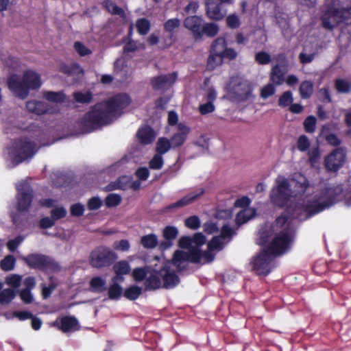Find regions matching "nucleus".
<instances>
[{"instance_id":"obj_48","label":"nucleus","mask_w":351,"mask_h":351,"mask_svg":"<svg viewBox=\"0 0 351 351\" xmlns=\"http://www.w3.org/2000/svg\"><path fill=\"white\" fill-rule=\"evenodd\" d=\"M275 86H276L271 82L264 86L261 90V97L265 99L269 97L274 95L276 93Z\"/></svg>"},{"instance_id":"obj_9","label":"nucleus","mask_w":351,"mask_h":351,"mask_svg":"<svg viewBox=\"0 0 351 351\" xmlns=\"http://www.w3.org/2000/svg\"><path fill=\"white\" fill-rule=\"evenodd\" d=\"M37 150L35 143L27 138H21L15 141L9 148L8 156L12 162L16 165L32 158Z\"/></svg>"},{"instance_id":"obj_14","label":"nucleus","mask_w":351,"mask_h":351,"mask_svg":"<svg viewBox=\"0 0 351 351\" xmlns=\"http://www.w3.org/2000/svg\"><path fill=\"white\" fill-rule=\"evenodd\" d=\"M346 158V148L339 147L326 157L324 160L325 167L330 171H336L345 163Z\"/></svg>"},{"instance_id":"obj_8","label":"nucleus","mask_w":351,"mask_h":351,"mask_svg":"<svg viewBox=\"0 0 351 351\" xmlns=\"http://www.w3.org/2000/svg\"><path fill=\"white\" fill-rule=\"evenodd\" d=\"M351 18V6L343 7L335 2L327 7L321 17L323 27L332 30L339 23L345 22Z\"/></svg>"},{"instance_id":"obj_30","label":"nucleus","mask_w":351,"mask_h":351,"mask_svg":"<svg viewBox=\"0 0 351 351\" xmlns=\"http://www.w3.org/2000/svg\"><path fill=\"white\" fill-rule=\"evenodd\" d=\"M335 88L339 93H349L351 92V80L337 78L335 80Z\"/></svg>"},{"instance_id":"obj_41","label":"nucleus","mask_w":351,"mask_h":351,"mask_svg":"<svg viewBox=\"0 0 351 351\" xmlns=\"http://www.w3.org/2000/svg\"><path fill=\"white\" fill-rule=\"evenodd\" d=\"M117 282L113 281V284L108 289V295L110 300H117L122 294V289Z\"/></svg>"},{"instance_id":"obj_44","label":"nucleus","mask_w":351,"mask_h":351,"mask_svg":"<svg viewBox=\"0 0 351 351\" xmlns=\"http://www.w3.org/2000/svg\"><path fill=\"white\" fill-rule=\"evenodd\" d=\"M16 258L12 255H7L1 260V269L9 271L14 268Z\"/></svg>"},{"instance_id":"obj_1","label":"nucleus","mask_w":351,"mask_h":351,"mask_svg":"<svg viewBox=\"0 0 351 351\" xmlns=\"http://www.w3.org/2000/svg\"><path fill=\"white\" fill-rule=\"evenodd\" d=\"M130 104V99L126 94L117 95L107 101L96 104L80 121L82 132L88 133L110 123Z\"/></svg>"},{"instance_id":"obj_50","label":"nucleus","mask_w":351,"mask_h":351,"mask_svg":"<svg viewBox=\"0 0 351 351\" xmlns=\"http://www.w3.org/2000/svg\"><path fill=\"white\" fill-rule=\"evenodd\" d=\"M293 97L291 91L284 92L278 99V105L281 107H287L293 102Z\"/></svg>"},{"instance_id":"obj_32","label":"nucleus","mask_w":351,"mask_h":351,"mask_svg":"<svg viewBox=\"0 0 351 351\" xmlns=\"http://www.w3.org/2000/svg\"><path fill=\"white\" fill-rule=\"evenodd\" d=\"M313 83L310 80L302 82L299 87V93L302 99H308L313 93Z\"/></svg>"},{"instance_id":"obj_49","label":"nucleus","mask_w":351,"mask_h":351,"mask_svg":"<svg viewBox=\"0 0 351 351\" xmlns=\"http://www.w3.org/2000/svg\"><path fill=\"white\" fill-rule=\"evenodd\" d=\"M181 22L178 19H172L167 20L164 24V29L169 33H173L175 29L179 28Z\"/></svg>"},{"instance_id":"obj_13","label":"nucleus","mask_w":351,"mask_h":351,"mask_svg":"<svg viewBox=\"0 0 351 351\" xmlns=\"http://www.w3.org/2000/svg\"><path fill=\"white\" fill-rule=\"evenodd\" d=\"M50 326L65 334L73 333L81 328L79 321L73 315L58 316Z\"/></svg>"},{"instance_id":"obj_36","label":"nucleus","mask_w":351,"mask_h":351,"mask_svg":"<svg viewBox=\"0 0 351 351\" xmlns=\"http://www.w3.org/2000/svg\"><path fill=\"white\" fill-rule=\"evenodd\" d=\"M136 27L141 35H146L150 30L151 23L145 18H141L136 21Z\"/></svg>"},{"instance_id":"obj_55","label":"nucleus","mask_w":351,"mask_h":351,"mask_svg":"<svg viewBox=\"0 0 351 351\" xmlns=\"http://www.w3.org/2000/svg\"><path fill=\"white\" fill-rule=\"evenodd\" d=\"M121 201V197L120 195L112 193L106 197L105 202L108 207H114L118 206Z\"/></svg>"},{"instance_id":"obj_24","label":"nucleus","mask_w":351,"mask_h":351,"mask_svg":"<svg viewBox=\"0 0 351 351\" xmlns=\"http://www.w3.org/2000/svg\"><path fill=\"white\" fill-rule=\"evenodd\" d=\"M204 193V191L203 189H201L199 193H189L184 197H183L182 199L178 200V202L173 203L170 204L169 206H167L165 208V210L169 209H174L177 208H180L185 206L186 205H189L191 204L192 202H195L198 197H199L201 195H203Z\"/></svg>"},{"instance_id":"obj_4","label":"nucleus","mask_w":351,"mask_h":351,"mask_svg":"<svg viewBox=\"0 0 351 351\" xmlns=\"http://www.w3.org/2000/svg\"><path fill=\"white\" fill-rule=\"evenodd\" d=\"M227 242L219 236L214 237L208 243V250L201 252L198 247L193 248L191 253L177 250L173 255V264L180 267L181 264H187L188 261L194 263H206L212 262L215 258L213 251L221 250Z\"/></svg>"},{"instance_id":"obj_22","label":"nucleus","mask_w":351,"mask_h":351,"mask_svg":"<svg viewBox=\"0 0 351 351\" xmlns=\"http://www.w3.org/2000/svg\"><path fill=\"white\" fill-rule=\"evenodd\" d=\"M13 318H16L20 321H25L27 319L31 320V326L34 330H38L43 324L41 319L36 315H34L28 311H16L12 313Z\"/></svg>"},{"instance_id":"obj_62","label":"nucleus","mask_w":351,"mask_h":351,"mask_svg":"<svg viewBox=\"0 0 351 351\" xmlns=\"http://www.w3.org/2000/svg\"><path fill=\"white\" fill-rule=\"evenodd\" d=\"M178 234V230L173 226H168L165 228L163 230V236L167 240H172L175 239Z\"/></svg>"},{"instance_id":"obj_16","label":"nucleus","mask_w":351,"mask_h":351,"mask_svg":"<svg viewBox=\"0 0 351 351\" xmlns=\"http://www.w3.org/2000/svg\"><path fill=\"white\" fill-rule=\"evenodd\" d=\"M177 79V73L173 72L167 75H160L152 77L150 80L152 88L155 90L165 91L173 86Z\"/></svg>"},{"instance_id":"obj_28","label":"nucleus","mask_w":351,"mask_h":351,"mask_svg":"<svg viewBox=\"0 0 351 351\" xmlns=\"http://www.w3.org/2000/svg\"><path fill=\"white\" fill-rule=\"evenodd\" d=\"M102 6L110 14L118 15L122 19L126 18L125 11L120 7L117 6L115 3L110 0H105L101 3Z\"/></svg>"},{"instance_id":"obj_58","label":"nucleus","mask_w":351,"mask_h":351,"mask_svg":"<svg viewBox=\"0 0 351 351\" xmlns=\"http://www.w3.org/2000/svg\"><path fill=\"white\" fill-rule=\"evenodd\" d=\"M163 165V158L162 155L156 154L149 162V167L153 169H160Z\"/></svg>"},{"instance_id":"obj_2","label":"nucleus","mask_w":351,"mask_h":351,"mask_svg":"<svg viewBox=\"0 0 351 351\" xmlns=\"http://www.w3.org/2000/svg\"><path fill=\"white\" fill-rule=\"evenodd\" d=\"M291 241V236L287 231L286 227L254 258L253 270L258 275H267L271 270V262L273 258L285 253L289 248Z\"/></svg>"},{"instance_id":"obj_63","label":"nucleus","mask_w":351,"mask_h":351,"mask_svg":"<svg viewBox=\"0 0 351 351\" xmlns=\"http://www.w3.org/2000/svg\"><path fill=\"white\" fill-rule=\"evenodd\" d=\"M310 142L308 138L305 135H302L299 137L297 143L298 149L301 152H305L308 149Z\"/></svg>"},{"instance_id":"obj_21","label":"nucleus","mask_w":351,"mask_h":351,"mask_svg":"<svg viewBox=\"0 0 351 351\" xmlns=\"http://www.w3.org/2000/svg\"><path fill=\"white\" fill-rule=\"evenodd\" d=\"M206 14L211 20L221 21L225 16L221 9V3H217L215 0H208L206 1Z\"/></svg>"},{"instance_id":"obj_20","label":"nucleus","mask_w":351,"mask_h":351,"mask_svg":"<svg viewBox=\"0 0 351 351\" xmlns=\"http://www.w3.org/2000/svg\"><path fill=\"white\" fill-rule=\"evenodd\" d=\"M287 69L280 66L279 64L274 65L269 74V82L275 86H280L285 82Z\"/></svg>"},{"instance_id":"obj_3","label":"nucleus","mask_w":351,"mask_h":351,"mask_svg":"<svg viewBox=\"0 0 351 351\" xmlns=\"http://www.w3.org/2000/svg\"><path fill=\"white\" fill-rule=\"evenodd\" d=\"M341 193L342 189L339 186L326 187L322 191L320 196L311 204L306 206H295L293 208L289 206L288 212L293 218L306 219L332 205Z\"/></svg>"},{"instance_id":"obj_31","label":"nucleus","mask_w":351,"mask_h":351,"mask_svg":"<svg viewBox=\"0 0 351 351\" xmlns=\"http://www.w3.org/2000/svg\"><path fill=\"white\" fill-rule=\"evenodd\" d=\"M61 270L62 266L60 263L56 261L53 258L47 255L43 271L58 273Z\"/></svg>"},{"instance_id":"obj_25","label":"nucleus","mask_w":351,"mask_h":351,"mask_svg":"<svg viewBox=\"0 0 351 351\" xmlns=\"http://www.w3.org/2000/svg\"><path fill=\"white\" fill-rule=\"evenodd\" d=\"M130 267L128 261H121L113 265V270L116 276L112 278V281L120 282L123 280V275L128 274L130 271Z\"/></svg>"},{"instance_id":"obj_54","label":"nucleus","mask_w":351,"mask_h":351,"mask_svg":"<svg viewBox=\"0 0 351 351\" xmlns=\"http://www.w3.org/2000/svg\"><path fill=\"white\" fill-rule=\"evenodd\" d=\"M5 281L12 288H18L21 282V276L17 274H10L5 278Z\"/></svg>"},{"instance_id":"obj_42","label":"nucleus","mask_w":351,"mask_h":351,"mask_svg":"<svg viewBox=\"0 0 351 351\" xmlns=\"http://www.w3.org/2000/svg\"><path fill=\"white\" fill-rule=\"evenodd\" d=\"M73 96L75 101L81 104H89L93 100V95L90 92H75Z\"/></svg>"},{"instance_id":"obj_46","label":"nucleus","mask_w":351,"mask_h":351,"mask_svg":"<svg viewBox=\"0 0 351 351\" xmlns=\"http://www.w3.org/2000/svg\"><path fill=\"white\" fill-rule=\"evenodd\" d=\"M191 239H192V243H193V247H192V249H189L188 252H185L186 253H191V250L193 248H196V247H198V249L200 250L199 247L202 245L204 244L206 242V237L201 232L195 233L193 235V237H191Z\"/></svg>"},{"instance_id":"obj_45","label":"nucleus","mask_w":351,"mask_h":351,"mask_svg":"<svg viewBox=\"0 0 351 351\" xmlns=\"http://www.w3.org/2000/svg\"><path fill=\"white\" fill-rule=\"evenodd\" d=\"M234 234H236V231L228 225L224 224L221 229V233L219 237L228 243Z\"/></svg>"},{"instance_id":"obj_19","label":"nucleus","mask_w":351,"mask_h":351,"mask_svg":"<svg viewBox=\"0 0 351 351\" xmlns=\"http://www.w3.org/2000/svg\"><path fill=\"white\" fill-rule=\"evenodd\" d=\"M190 128L182 123L178 124V132L169 140L173 149L181 147L186 140Z\"/></svg>"},{"instance_id":"obj_53","label":"nucleus","mask_w":351,"mask_h":351,"mask_svg":"<svg viewBox=\"0 0 351 351\" xmlns=\"http://www.w3.org/2000/svg\"><path fill=\"white\" fill-rule=\"evenodd\" d=\"M303 124L306 132L313 133L315 132L316 128V119L313 116H308L306 118Z\"/></svg>"},{"instance_id":"obj_39","label":"nucleus","mask_w":351,"mask_h":351,"mask_svg":"<svg viewBox=\"0 0 351 351\" xmlns=\"http://www.w3.org/2000/svg\"><path fill=\"white\" fill-rule=\"evenodd\" d=\"M59 71L63 73L68 75L83 73L82 68L77 64H73L71 65L61 64L60 65Z\"/></svg>"},{"instance_id":"obj_5","label":"nucleus","mask_w":351,"mask_h":351,"mask_svg":"<svg viewBox=\"0 0 351 351\" xmlns=\"http://www.w3.org/2000/svg\"><path fill=\"white\" fill-rule=\"evenodd\" d=\"M7 84L16 97L24 99L29 95L30 89H38L42 82L39 74L29 70L24 72L22 79L16 75H12L7 79Z\"/></svg>"},{"instance_id":"obj_23","label":"nucleus","mask_w":351,"mask_h":351,"mask_svg":"<svg viewBox=\"0 0 351 351\" xmlns=\"http://www.w3.org/2000/svg\"><path fill=\"white\" fill-rule=\"evenodd\" d=\"M47 255L43 254H30L22 258V260L31 268L43 270Z\"/></svg>"},{"instance_id":"obj_43","label":"nucleus","mask_w":351,"mask_h":351,"mask_svg":"<svg viewBox=\"0 0 351 351\" xmlns=\"http://www.w3.org/2000/svg\"><path fill=\"white\" fill-rule=\"evenodd\" d=\"M49 284L48 286L42 285L43 298L47 299L51 295V292L57 287L58 283L53 277H49Z\"/></svg>"},{"instance_id":"obj_27","label":"nucleus","mask_w":351,"mask_h":351,"mask_svg":"<svg viewBox=\"0 0 351 351\" xmlns=\"http://www.w3.org/2000/svg\"><path fill=\"white\" fill-rule=\"evenodd\" d=\"M256 213L254 208L247 207L241 210L236 216V223L240 226L251 219Z\"/></svg>"},{"instance_id":"obj_57","label":"nucleus","mask_w":351,"mask_h":351,"mask_svg":"<svg viewBox=\"0 0 351 351\" xmlns=\"http://www.w3.org/2000/svg\"><path fill=\"white\" fill-rule=\"evenodd\" d=\"M132 181V178L128 176H122L118 179L114 183L115 187L114 189H120L125 190L128 187Z\"/></svg>"},{"instance_id":"obj_29","label":"nucleus","mask_w":351,"mask_h":351,"mask_svg":"<svg viewBox=\"0 0 351 351\" xmlns=\"http://www.w3.org/2000/svg\"><path fill=\"white\" fill-rule=\"evenodd\" d=\"M90 289L97 293L106 291V281L99 276L93 277L89 282Z\"/></svg>"},{"instance_id":"obj_64","label":"nucleus","mask_w":351,"mask_h":351,"mask_svg":"<svg viewBox=\"0 0 351 351\" xmlns=\"http://www.w3.org/2000/svg\"><path fill=\"white\" fill-rule=\"evenodd\" d=\"M66 215V210L63 207H58L51 210V217L54 221L64 217Z\"/></svg>"},{"instance_id":"obj_51","label":"nucleus","mask_w":351,"mask_h":351,"mask_svg":"<svg viewBox=\"0 0 351 351\" xmlns=\"http://www.w3.org/2000/svg\"><path fill=\"white\" fill-rule=\"evenodd\" d=\"M254 58L256 62L261 65L268 64L271 61V56L265 51L256 53Z\"/></svg>"},{"instance_id":"obj_10","label":"nucleus","mask_w":351,"mask_h":351,"mask_svg":"<svg viewBox=\"0 0 351 351\" xmlns=\"http://www.w3.org/2000/svg\"><path fill=\"white\" fill-rule=\"evenodd\" d=\"M275 182L276 185L269 194L271 202L280 208L288 206L291 198H294L289 185V180L284 176H279Z\"/></svg>"},{"instance_id":"obj_47","label":"nucleus","mask_w":351,"mask_h":351,"mask_svg":"<svg viewBox=\"0 0 351 351\" xmlns=\"http://www.w3.org/2000/svg\"><path fill=\"white\" fill-rule=\"evenodd\" d=\"M226 23L227 26L231 29H237L241 25L240 19L235 13L228 15L226 19Z\"/></svg>"},{"instance_id":"obj_60","label":"nucleus","mask_w":351,"mask_h":351,"mask_svg":"<svg viewBox=\"0 0 351 351\" xmlns=\"http://www.w3.org/2000/svg\"><path fill=\"white\" fill-rule=\"evenodd\" d=\"M15 295L13 289H7L1 291V304H5L11 301Z\"/></svg>"},{"instance_id":"obj_11","label":"nucleus","mask_w":351,"mask_h":351,"mask_svg":"<svg viewBox=\"0 0 351 351\" xmlns=\"http://www.w3.org/2000/svg\"><path fill=\"white\" fill-rule=\"evenodd\" d=\"M117 258V255L110 248L99 246L91 252L89 262L92 267L100 269L110 266Z\"/></svg>"},{"instance_id":"obj_34","label":"nucleus","mask_w":351,"mask_h":351,"mask_svg":"<svg viewBox=\"0 0 351 351\" xmlns=\"http://www.w3.org/2000/svg\"><path fill=\"white\" fill-rule=\"evenodd\" d=\"M223 62L221 55L210 51V54L207 60V69L208 70H213L217 66L221 65Z\"/></svg>"},{"instance_id":"obj_15","label":"nucleus","mask_w":351,"mask_h":351,"mask_svg":"<svg viewBox=\"0 0 351 351\" xmlns=\"http://www.w3.org/2000/svg\"><path fill=\"white\" fill-rule=\"evenodd\" d=\"M288 180L294 198L300 197L311 187L307 178L300 173H295Z\"/></svg>"},{"instance_id":"obj_6","label":"nucleus","mask_w":351,"mask_h":351,"mask_svg":"<svg viewBox=\"0 0 351 351\" xmlns=\"http://www.w3.org/2000/svg\"><path fill=\"white\" fill-rule=\"evenodd\" d=\"M172 265L181 270L186 267V264H181L180 267H177L173 264V259L171 263H167L159 271L153 269H149V273L145 279V285L147 289L154 290L158 289L161 286V280L162 278L164 282V287L169 289L174 287L179 282V278L175 274L174 270L170 268Z\"/></svg>"},{"instance_id":"obj_56","label":"nucleus","mask_w":351,"mask_h":351,"mask_svg":"<svg viewBox=\"0 0 351 351\" xmlns=\"http://www.w3.org/2000/svg\"><path fill=\"white\" fill-rule=\"evenodd\" d=\"M141 290L138 287H131L127 289L124 292V296L130 300L136 299L141 294Z\"/></svg>"},{"instance_id":"obj_18","label":"nucleus","mask_w":351,"mask_h":351,"mask_svg":"<svg viewBox=\"0 0 351 351\" xmlns=\"http://www.w3.org/2000/svg\"><path fill=\"white\" fill-rule=\"evenodd\" d=\"M184 27L191 31L195 40H200L202 38V33L200 32L202 27V19L201 17L194 15L186 17L183 22Z\"/></svg>"},{"instance_id":"obj_40","label":"nucleus","mask_w":351,"mask_h":351,"mask_svg":"<svg viewBox=\"0 0 351 351\" xmlns=\"http://www.w3.org/2000/svg\"><path fill=\"white\" fill-rule=\"evenodd\" d=\"M43 96L47 100L56 103L63 102L65 99L62 92L46 91L43 93Z\"/></svg>"},{"instance_id":"obj_26","label":"nucleus","mask_w":351,"mask_h":351,"mask_svg":"<svg viewBox=\"0 0 351 351\" xmlns=\"http://www.w3.org/2000/svg\"><path fill=\"white\" fill-rule=\"evenodd\" d=\"M137 137L142 144L147 145L151 143L155 139L156 133L150 127L147 126L138 130Z\"/></svg>"},{"instance_id":"obj_52","label":"nucleus","mask_w":351,"mask_h":351,"mask_svg":"<svg viewBox=\"0 0 351 351\" xmlns=\"http://www.w3.org/2000/svg\"><path fill=\"white\" fill-rule=\"evenodd\" d=\"M150 267L136 268L134 269L132 275L135 280L142 281L149 273Z\"/></svg>"},{"instance_id":"obj_35","label":"nucleus","mask_w":351,"mask_h":351,"mask_svg":"<svg viewBox=\"0 0 351 351\" xmlns=\"http://www.w3.org/2000/svg\"><path fill=\"white\" fill-rule=\"evenodd\" d=\"M172 148L170 141L165 137L159 138L156 143V151L157 154L162 155Z\"/></svg>"},{"instance_id":"obj_7","label":"nucleus","mask_w":351,"mask_h":351,"mask_svg":"<svg viewBox=\"0 0 351 351\" xmlns=\"http://www.w3.org/2000/svg\"><path fill=\"white\" fill-rule=\"evenodd\" d=\"M253 84L243 76H233L225 97L232 102L242 103L253 97Z\"/></svg>"},{"instance_id":"obj_38","label":"nucleus","mask_w":351,"mask_h":351,"mask_svg":"<svg viewBox=\"0 0 351 351\" xmlns=\"http://www.w3.org/2000/svg\"><path fill=\"white\" fill-rule=\"evenodd\" d=\"M226 48V41L223 37L216 38L212 44L211 51L221 55Z\"/></svg>"},{"instance_id":"obj_17","label":"nucleus","mask_w":351,"mask_h":351,"mask_svg":"<svg viewBox=\"0 0 351 351\" xmlns=\"http://www.w3.org/2000/svg\"><path fill=\"white\" fill-rule=\"evenodd\" d=\"M26 109L29 113L36 115L50 114L53 112V108L46 102L37 100H29L26 102Z\"/></svg>"},{"instance_id":"obj_37","label":"nucleus","mask_w":351,"mask_h":351,"mask_svg":"<svg viewBox=\"0 0 351 351\" xmlns=\"http://www.w3.org/2000/svg\"><path fill=\"white\" fill-rule=\"evenodd\" d=\"M141 243L145 248H154L158 245L157 237L154 234L143 236L141 237Z\"/></svg>"},{"instance_id":"obj_61","label":"nucleus","mask_w":351,"mask_h":351,"mask_svg":"<svg viewBox=\"0 0 351 351\" xmlns=\"http://www.w3.org/2000/svg\"><path fill=\"white\" fill-rule=\"evenodd\" d=\"M185 226L191 229L196 230L200 226V220L197 216H191L185 220Z\"/></svg>"},{"instance_id":"obj_12","label":"nucleus","mask_w":351,"mask_h":351,"mask_svg":"<svg viewBox=\"0 0 351 351\" xmlns=\"http://www.w3.org/2000/svg\"><path fill=\"white\" fill-rule=\"evenodd\" d=\"M17 189V207L19 210H27L33 199V190L29 184L26 181H22L16 186Z\"/></svg>"},{"instance_id":"obj_33","label":"nucleus","mask_w":351,"mask_h":351,"mask_svg":"<svg viewBox=\"0 0 351 351\" xmlns=\"http://www.w3.org/2000/svg\"><path fill=\"white\" fill-rule=\"evenodd\" d=\"M219 31V27L217 24L214 23H206L202 25L200 32L202 33V37L204 35L208 37L213 38L215 36Z\"/></svg>"},{"instance_id":"obj_59","label":"nucleus","mask_w":351,"mask_h":351,"mask_svg":"<svg viewBox=\"0 0 351 351\" xmlns=\"http://www.w3.org/2000/svg\"><path fill=\"white\" fill-rule=\"evenodd\" d=\"M74 49L81 56H88L92 53V51L87 48L82 43L75 42L74 43Z\"/></svg>"}]
</instances>
